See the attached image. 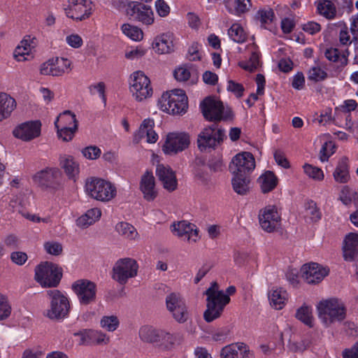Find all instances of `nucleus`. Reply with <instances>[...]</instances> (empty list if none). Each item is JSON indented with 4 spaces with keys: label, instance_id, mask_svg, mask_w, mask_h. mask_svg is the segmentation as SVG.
Returning <instances> with one entry per match:
<instances>
[{
    "label": "nucleus",
    "instance_id": "f257e3e1",
    "mask_svg": "<svg viewBox=\"0 0 358 358\" xmlns=\"http://www.w3.org/2000/svg\"><path fill=\"white\" fill-rule=\"evenodd\" d=\"M236 290L234 286H229L224 293L220 289L217 282L211 283L205 292L207 304L203 317L207 322H211L221 316L224 307L230 302L229 296L234 294Z\"/></svg>",
    "mask_w": 358,
    "mask_h": 358
},
{
    "label": "nucleus",
    "instance_id": "f03ea898",
    "mask_svg": "<svg viewBox=\"0 0 358 358\" xmlns=\"http://www.w3.org/2000/svg\"><path fill=\"white\" fill-rule=\"evenodd\" d=\"M318 320L324 328L341 324L347 317V307L340 299L331 297L320 301L316 305Z\"/></svg>",
    "mask_w": 358,
    "mask_h": 358
},
{
    "label": "nucleus",
    "instance_id": "7ed1b4c3",
    "mask_svg": "<svg viewBox=\"0 0 358 358\" xmlns=\"http://www.w3.org/2000/svg\"><path fill=\"white\" fill-rule=\"evenodd\" d=\"M159 109L171 115H182L187 109V97L182 90L176 89L162 94L158 100Z\"/></svg>",
    "mask_w": 358,
    "mask_h": 358
},
{
    "label": "nucleus",
    "instance_id": "20e7f679",
    "mask_svg": "<svg viewBox=\"0 0 358 358\" xmlns=\"http://www.w3.org/2000/svg\"><path fill=\"white\" fill-rule=\"evenodd\" d=\"M85 191L91 198L101 202H108L117 194L114 184L100 178L92 177L85 182Z\"/></svg>",
    "mask_w": 358,
    "mask_h": 358
},
{
    "label": "nucleus",
    "instance_id": "39448f33",
    "mask_svg": "<svg viewBox=\"0 0 358 358\" xmlns=\"http://www.w3.org/2000/svg\"><path fill=\"white\" fill-rule=\"evenodd\" d=\"M50 299V306L45 315L51 320H62L69 315L70 301L66 294L58 289H50L47 292Z\"/></svg>",
    "mask_w": 358,
    "mask_h": 358
},
{
    "label": "nucleus",
    "instance_id": "423d86ee",
    "mask_svg": "<svg viewBox=\"0 0 358 358\" xmlns=\"http://www.w3.org/2000/svg\"><path fill=\"white\" fill-rule=\"evenodd\" d=\"M62 276V269L52 262H43L35 268V279L42 287H57Z\"/></svg>",
    "mask_w": 358,
    "mask_h": 358
},
{
    "label": "nucleus",
    "instance_id": "0eeeda50",
    "mask_svg": "<svg viewBox=\"0 0 358 358\" xmlns=\"http://www.w3.org/2000/svg\"><path fill=\"white\" fill-rule=\"evenodd\" d=\"M126 13L133 20L143 25L149 27L155 23V13L152 7L138 1H129Z\"/></svg>",
    "mask_w": 358,
    "mask_h": 358
},
{
    "label": "nucleus",
    "instance_id": "6e6552de",
    "mask_svg": "<svg viewBox=\"0 0 358 358\" xmlns=\"http://www.w3.org/2000/svg\"><path fill=\"white\" fill-rule=\"evenodd\" d=\"M204 117L210 121L227 120L231 116L229 109H225L223 103L211 97L206 98L200 104Z\"/></svg>",
    "mask_w": 358,
    "mask_h": 358
},
{
    "label": "nucleus",
    "instance_id": "1a4fd4ad",
    "mask_svg": "<svg viewBox=\"0 0 358 358\" xmlns=\"http://www.w3.org/2000/svg\"><path fill=\"white\" fill-rule=\"evenodd\" d=\"M130 91L137 101H142L152 95L150 80L142 71H136L131 76Z\"/></svg>",
    "mask_w": 358,
    "mask_h": 358
},
{
    "label": "nucleus",
    "instance_id": "9d476101",
    "mask_svg": "<svg viewBox=\"0 0 358 358\" xmlns=\"http://www.w3.org/2000/svg\"><path fill=\"white\" fill-rule=\"evenodd\" d=\"M71 288L80 305L87 306L96 301L97 289L94 282L80 279L72 284Z\"/></svg>",
    "mask_w": 358,
    "mask_h": 358
},
{
    "label": "nucleus",
    "instance_id": "9b49d317",
    "mask_svg": "<svg viewBox=\"0 0 358 358\" xmlns=\"http://www.w3.org/2000/svg\"><path fill=\"white\" fill-rule=\"evenodd\" d=\"M138 264L136 262L130 258L120 259L115 264L113 268V280L121 285H124L129 278L136 275Z\"/></svg>",
    "mask_w": 358,
    "mask_h": 358
},
{
    "label": "nucleus",
    "instance_id": "f8f14e48",
    "mask_svg": "<svg viewBox=\"0 0 358 358\" xmlns=\"http://www.w3.org/2000/svg\"><path fill=\"white\" fill-rule=\"evenodd\" d=\"M225 136L224 131L217 128L215 124L205 127L199 134L197 144L200 150L213 148L217 143L223 141Z\"/></svg>",
    "mask_w": 358,
    "mask_h": 358
},
{
    "label": "nucleus",
    "instance_id": "ddd939ff",
    "mask_svg": "<svg viewBox=\"0 0 358 358\" xmlns=\"http://www.w3.org/2000/svg\"><path fill=\"white\" fill-rule=\"evenodd\" d=\"M190 143L189 135L185 132H173L166 136L162 150L166 155H173L183 151Z\"/></svg>",
    "mask_w": 358,
    "mask_h": 358
},
{
    "label": "nucleus",
    "instance_id": "4468645a",
    "mask_svg": "<svg viewBox=\"0 0 358 358\" xmlns=\"http://www.w3.org/2000/svg\"><path fill=\"white\" fill-rule=\"evenodd\" d=\"M61 171L57 168H45L33 176L35 184L43 189H57L60 185Z\"/></svg>",
    "mask_w": 358,
    "mask_h": 358
},
{
    "label": "nucleus",
    "instance_id": "2eb2a0df",
    "mask_svg": "<svg viewBox=\"0 0 358 358\" xmlns=\"http://www.w3.org/2000/svg\"><path fill=\"white\" fill-rule=\"evenodd\" d=\"M167 310L172 314L173 318L178 322L182 323L188 318V311L185 302L179 293L171 292L166 296Z\"/></svg>",
    "mask_w": 358,
    "mask_h": 358
},
{
    "label": "nucleus",
    "instance_id": "dca6fc26",
    "mask_svg": "<svg viewBox=\"0 0 358 358\" xmlns=\"http://www.w3.org/2000/svg\"><path fill=\"white\" fill-rule=\"evenodd\" d=\"M93 3L92 0H69L64 8L66 15L76 20L88 18L92 14Z\"/></svg>",
    "mask_w": 358,
    "mask_h": 358
},
{
    "label": "nucleus",
    "instance_id": "f3484780",
    "mask_svg": "<svg viewBox=\"0 0 358 358\" xmlns=\"http://www.w3.org/2000/svg\"><path fill=\"white\" fill-rule=\"evenodd\" d=\"M255 168V161L250 152H243L234 157L229 169L234 175L246 176Z\"/></svg>",
    "mask_w": 358,
    "mask_h": 358
},
{
    "label": "nucleus",
    "instance_id": "a211bd4d",
    "mask_svg": "<svg viewBox=\"0 0 358 358\" xmlns=\"http://www.w3.org/2000/svg\"><path fill=\"white\" fill-rule=\"evenodd\" d=\"M259 222L263 230L273 232L280 224V215L275 206H267L259 213Z\"/></svg>",
    "mask_w": 358,
    "mask_h": 358
},
{
    "label": "nucleus",
    "instance_id": "6ab92c4d",
    "mask_svg": "<svg viewBox=\"0 0 358 358\" xmlns=\"http://www.w3.org/2000/svg\"><path fill=\"white\" fill-rule=\"evenodd\" d=\"M301 277L308 284H318L328 275L329 269L317 263H309L302 266Z\"/></svg>",
    "mask_w": 358,
    "mask_h": 358
},
{
    "label": "nucleus",
    "instance_id": "aec40b11",
    "mask_svg": "<svg viewBox=\"0 0 358 358\" xmlns=\"http://www.w3.org/2000/svg\"><path fill=\"white\" fill-rule=\"evenodd\" d=\"M71 62L66 58L56 57L43 63L40 69L41 73L45 76H61L71 71Z\"/></svg>",
    "mask_w": 358,
    "mask_h": 358
},
{
    "label": "nucleus",
    "instance_id": "412c9836",
    "mask_svg": "<svg viewBox=\"0 0 358 358\" xmlns=\"http://www.w3.org/2000/svg\"><path fill=\"white\" fill-rule=\"evenodd\" d=\"M174 234L189 243H196L199 239V229L196 226L187 221H180L172 225Z\"/></svg>",
    "mask_w": 358,
    "mask_h": 358
},
{
    "label": "nucleus",
    "instance_id": "4be33fe9",
    "mask_svg": "<svg viewBox=\"0 0 358 358\" xmlns=\"http://www.w3.org/2000/svg\"><path fill=\"white\" fill-rule=\"evenodd\" d=\"M41 124L39 121H29L20 124L13 130V135L22 141H31L41 134Z\"/></svg>",
    "mask_w": 358,
    "mask_h": 358
},
{
    "label": "nucleus",
    "instance_id": "5701e85b",
    "mask_svg": "<svg viewBox=\"0 0 358 358\" xmlns=\"http://www.w3.org/2000/svg\"><path fill=\"white\" fill-rule=\"evenodd\" d=\"M155 122L152 119H145L141 124L138 131L134 134L133 141L138 143L143 138H146L148 143H155L158 140V134L154 130Z\"/></svg>",
    "mask_w": 358,
    "mask_h": 358
},
{
    "label": "nucleus",
    "instance_id": "b1692460",
    "mask_svg": "<svg viewBox=\"0 0 358 358\" xmlns=\"http://www.w3.org/2000/svg\"><path fill=\"white\" fill-rule=\"evenodd\" d=\"M74 335L79 336L80 345H106L110 341L109 337L105 333L99 330L85 329L76 333Z\"/></svg>",
    "mask_w": 358,
    "mask_h": 358
},
{
    "label": "nucleus",
    "instance_id": "393cba45",
    "mask_svg": "<svg viewBox=\"0 0 358 358\" xmlns=\"http://www.w3.org/2000/svg\"><path fill=\"white\" fill-rule=\"evenodd\" d=\"M156 175L162 182L164 189L169 192L176 189L178 181L175 173L169 166L158 164L156 168Z\"/></svg>",
    "mask_w": 358,
    "mask_h": 358
},
{
    "label": "nucleus",
    "instance_id": "a878e982",
    "mask_svg": "<svg viewBox=\"0 0 358 358\" xmlns=\"http://www.w3.org/2000/svg\"><path fill=\"white\" fill-rule=\"evenodd\" d=\"M140 189L143 198L148 201H153L157 197L155 179L152 172L147 171L143 174L140 181Z\"/></svg>",
    "mask_w": 358,
    "mask_h": 358
},
{
    "label": "nucleus",
    "instance_id": "bb28decb",
    "mask_svg": "<svg viewBox=\"0 0 358 358\" xmlns=\"http://www.w3.org/2000/svg\"><path fill=\"white\" fill-rule=\"evenodd\" d=\"M36 46L35 39L24 38L14 50L13 56L19 62L29 60L32 58V52Z\"/></svg>",
    "mask_w": 358,
    "mask_h": 358
},
{
    "label": "nucleus",
    "instance_id": "cd10ccee",
    "mask_svg": "<svg viewBox=\"0 0 358 358\" xmlns=\"http://www.w3.org/2000/svg\"><path fill=\"white\" fill-rule=\"evenodd\" d=\"M155 51L159 54H168L173 51V36L166 33L157 36L152 43Z\"/></svg>",
    "mask_w": 358,
    "mask_h": 358
},
{
    "label": "nucleus",
    "instance_id": "c85d7f7f",
    "mask_svg": "<svg viewBox=\"0 0 358 358\" xmlns=\"http://www.w3.org/2000/svg\"><path fill=\"white\" fill-rule=\"evenodd\" d=\"M358 255V234L350 233L344 240L343 257L345 260L352 262Z\"/></svg>",
    "mask_w": 358,
    "mask_h": 358
},
{
    "label": "nucleus",
    "instance_id": "c756f323",
    "mask_svg": "<svg viewBox=\"0 0 358 358\" xmlns=\"http://www.w3.org/2000/svg\"><path fill=\"white\" fill-rule=\"evenodd\" d=\"M332 175L334 181L339 184H346L350 180V166L347 157H342L338 161Z\"/></svg>",
    "mask_w": 358,
    "mask_h": 358
},
{
    "label": "nucleus",
    "instance_id": "7c9ffc66",
    "mask_svg": "<svg viewBox=\"0 0 358 358\" xmlns=\"http://www.w3.org/2000/svg\"><path fill=\"white\" fill-rule=\"evenodd\" d=\"M17 107L15 99L10 94L0 92V122L10 117Z\"/></svg>",
    "mask_w": 358,
    "mask_h": 358
},
{
    "label": "nucleus",
    "instance_id": "2f4dec72",
    "mask_svg": "<svg viewBox=\"0 0 358 358\" xmlns=\"http://www.w3.org/2000/svg\"><path fill=\"white\" fill-rule=\"evenodd\" d=\"M335 1L336 0H317L315 4L317 13L329 20L335 19L337 14Z\"/></svg>",
    "mask_w": 358,
    "mask_h": 358
},
{
    "label": "nucleus",
    "instance_id": "473e14b6",
    "mask_svg": "<svg viewBox=\"0 0 358 358\" xmlns=\"http://www.w3.org/2000/svg\"><path fill=\"white\" fill-rule=\"evenodd\" d=\"M227 10L232 15L241 16L252 7L250 0H224Z\"/></svg>",
    "mask_w": 358,
    "mask_h": 358
},
{
    "label": "nucleus",
    "instance_id": "72a5a7b5",
    "mask_svg": "<svg viewBox=\"0 0 358 358\" xmlns=\"http://www.w3.org/2000/svg\"><path fill=\"white\" fill-rule=\"evenodd\" d=\"M101 210L99 208H92L87 210L85 214L76 220V224L81 229H86L99 220Z\"/></svg>",
    "mask_w": 358,
    "mask_h": 358
},
{
    "label": "nucleus",
    "instance_id": "f704fd0d",
    "mask_svg": "<svg viewBox=\"0 0 358 358\" xmlns=\"http://www.w3.org/2000/svg\"><path fill=\"white\" fill-rule=\"evenodd\" d=\"M59 160L60 165L67 176L71 179L75 180L79 174V165L78 162L70 155L61 156Z\"/></svg>",
    "mask_w": 358,
    "mask_h": 358
},
{
    "label": "nucleus",
    "instance_id": "c9c22d12",
    "mask_svg": "<svg viewBox=\"0 0 358 358\" xmlns=\"http://www.w3.org/2000/svg\"><path fill=\"white\" fill-rule=\"evenodd\" d=\"M288 299L287 292L281 288L272 289L268 294L270 304L276 310H281Z\"/></svg>",
    "mask_w": 358,
    "mask_h": 358
},
{
    "label": "nucleus",
    "instance_id": "e433bc0d",
    "mask_svg": "<svg viewBox=\"0 0 358 358\" xmlns=\"http://www.w3.org/2000/svg\"><path fill=\"white\" fill-rule=\"evenodd\" d=\"M56 128L73 127L78 129V122L76 115L70 110H65L60 113L55 121Z\"/></svg>",
    "mask_w": 358,
    "mask_h": 358
},
{
    "label": "nucleus",
    "instance_id": "4c0bfd02",
    "mask_svg": "<svg viewBox=\"0 0 358 358\" xmlns=\"http://www.w3.org/2000/svg\"><path fill=\"white\" fill-rule=\"evenodd\" d=\"M116 232L124 238L135 241L138 238V233L136 228L126 222H120L115 227Z\"/></svg>",
    "mask_w": 358,
    "mask_h": 358
},
{
    "label": "nucleus",
    "instance_id": "58836bf2",
    "mask_svg": "<svg viewBox=\"0 0 358 358\" xmlns=\"http://www.w3.org/2000/svg\"><path fill=\"white\" fill-rule=\"evenodd\" d=\"M159 329L149 325L142 326L138 331V336L141 341L148 343H159Z\"/></svg>",
    "mask_w": 358,
    "mask_h": 358
},
{
    "label": "nucleus",
    "instance_id": "ea45409f",
    "mask_svg": "<svg viewBox=\"0 0 358 358\" xmlns=\"http://www.w3.org/2000/svg\"><path fill=\"white\" fill-rule=\"evenodd\" d=\"M259 182L262 192L268 193L276 187L278 179L273 172L266 171L259 178Z\"/></svg>",
    "mask_w": 358,
    "mask_h": 358
},
{
    "label": "nucleus",
    "instance_id": "a19ab883",
    "mask_svg": "<svg viewBox=\"0 0 358 358\" xmlns=\"http://www.w3.org/2000/svg\"><path fill=\"white\" fill-rule=\"evenodd\" d=\"M296 317L306 325L312 327L313 326V316L311 306L303 304L296 312Z\"/></svg>",
    "mask_w": 358,
    "mask_h": 358
},
{
    "label": "nucleus",
    "instance_id": "79ce46f5",
    "mask_svg": "<svg viewBox=\"0 0 358 358\" xmlns=\"http://www.w3.org/2000/svg\"><path fill=\"white\" fill-rule=\"evenodd\" d=\"M229 38L236 43H244L248 37L247 33L239 23H234L228 29Z\"/></svg>",
    "mask_w": 358,
    "mask_h": 358
},
{
    "label": "nucleus",
    "instance_id": "37998d69",
    "mask_svg": "<svg viewBox=\"0 0 358 358\" xmlns=\"http://www.w3.org/2000/svg\"><path fill=\"white\" fill-rule=\"evenodd\" d=\"M249 182L246 176L234 175L232 179L233 189L238 194H246L249 191Z\"/></svg>",
    "mask_w": 358,
    "mask_h": 358
},
{
    "label": "nucleus",
    "instance_id": "c03bdc74",
    "mask_svg": "<svg viewBox=\"0 0 358 358\" xmlns=\"http://www.w3.org/2000/svg\"><path fill=\"white\" fill-rule=\"evenodd\" d=\"M121 30L125 36L134 41H140L143 38L142 29L136 26L124 24L121 27Z\"/></svg>",
    "mask_w": 358,
    "mask_h": 358
},
{
    "label": "nucleus",
    "instance_id": "a18cd8bd",
    "mask_svg": "<svg viewBox=\"0 0 358 358\" xmlns=\"http://www.w3.org/2000/svg\"><path fill=\"white\" fill-rule=\"evenodd\" d=\"M119 326L120 320L115 315H104L100 320V327L109 332L115 331Z\"/></svg>",
    "mask_w": 358,
    "mask_h": 358
},
{
    "label": "nucleus",
    "instance_id": "49530a36",
    "mask_svg": "<svg viewBox=\"0 0 358 358\" xmlns=\"http://www.w3.org/2000/svg\"><path fill=\"white\" fill-rule=\"evenodd\" d=\"M308 80L317 83L324 80L327 77V72L318 66L311 67L307 73Z\"/></svg>",
    "mask_w": 358,
    "mask_h": 358
},
{
    "label": "nucleus",
    "instance_id": "de8ad7c7",
    "mask_svg": "<svg viewBox=\"0 0 358 358\" xmlns=\"http://www.w3.org/2000/svg\"><path fill=\"white\" fill-rule=\"evenodd\" d=\"M303 171L309 178L313 180L320 181L324 179L323 171L318 167L306 164L303 166Z\"/></svg>",
    "mask_w": 358,
    "mask_h": 358
},
{
    "label": "nucleus",
    "instance_id": "09e8293b",
    "mask_svg": "<svg viewBox=\"0 0 358 358\" xmlns=\"http://www.w3.org/2000/svg\"><path fill=\"white\" fill-rule=\"evenodd\" d=\"M348 52L346 50L341 52L338 48H329L325 51V57L329 61L336 62L345 57L348 55Z\"/></svg>",
    "mask_w": 358,
    "mask_h": 358
},
{
    "label": "nucleus",
    "instance_id": "8fccbe9b",
    "mask_svg": "<svg viewBox=\"0 0 358 358\" xmlns=\"http://www.w3.org/2000/svg\"><path fill=\"white\" fill-rule=\"evenodd\" d=\"M336 147L334 142L329 141L325 142L320 150V160L326 162L335 152Z\"/></svg>",
    "mask_w": 358,
    "mask_h": 358
},
{
    "label": "nucleus",
    "instance_id": "3c124183",
    "mask_svg": "<svg viewBox=\"0 0 358 358\" xmlns=\"http://www.w3.org/2000/svg\"><path fill=\"white\" fill-rule=\"evenodd\" d=\"M259 64V55L256 52H253L251 54V56L249 59V60L245 63H241V66L249 71H253L258 67Z\"/></svg>",
    "mask_w": 358,
    "mask_h": 358
},
{
    "label": "nucleus",
    "instance_id": "603ef678",
    "mask_svg": "<svg viewBox=\"0 0 358 358\" xmlns=\"http://www.w3.org/2000/svg\"><path fill=\"white\" fill-rule=\"evenodd\" d=\"M11 313V307L7 298L0 294V320L6 319Z\"/></svg>",
    "mask_w": 358,
    "mask_h": 358
},
{
    "label": "nucleus",
    "instance_id": "864d4df0",
    "mask_svg": "<svg viewBox=\"0 0 358 358\" xmlns=\"http://www.w3.org/2000/svg\"><path fill=\"white\" fill-rule=\"evenodd\" d=\"M238 349V343L225 346L222 348L220 356L222 358H237Z\"/></svg>",
    "mask_w": 358,
    "mask_h": 358
},
{
    "label": "nucleus",
    "instance_id": "5fc2aeb1",
    "mask_svg": "<svg viewBox=\"0 0 358 358\" xmlns=\"http://www.w3.org/2000/svg\"><path fill=\"white\" fill-rule=\"evenodd\" d=\"M45 252L52 255H59L62 252V245L57 241H48L44 243Z\"/></svg>",
    "mask_w": 358,
    "mask_h": 358
},
{
    "label": "nucleus",
    "instance_id": "6e6d98bb",
    "mask_svg": "<svg viewBox=\"0 0 358 358\" xmlns=\"http://www.w3.org/2000/svg\"><path fill=\"white\" fill-rule=\"evenodd\" d=\"M156 12L161 17L168 16L171 11V8L164 0H157L155 3Z\"/></svg>",
    "mask_w": 358,
    "mask_h": 358
},
{
    "label": "nucleus",
    "instance_id": "4d7b16f0",
    "mask_svg": "<svg viewBox=\"0 0 358 358\" xmlns=\"http://www.w3.org/2000/svg\"><path fill=\"white\" fill-rule=\"evenodd\" d=\"M89 90L92 94H98L100 98L102 99L103 103H106V96L105 94L106 85L103 82L91 85L89 87Z\"/></svg>",
    "mask_w": 358,
    "mask_h": 358
},
{
    "label": "nucleus",
    "instance_id": "13d9d810",
    "mask_svg": "<svg viewBox=\"0 0 358 358\" xmlns=\"http://www.w3.org/2000/svg\"><path fill=\"white\" fill-rule=\"evenodd\" d=\"M84 157L88 159H96L101 155V150L95 145L88 146L82 150Z\"/></svg>",
    "mask_w": 358,
    "mask_h": 358
},
{
    "label": "nucleus",
    "instance_id": "bf43d9fd",
    "mask_svg": "<svg viewBox=\"0 0 358 358\" xmlns=\"http://www.w3.org/2000/svg\"><path fill=\"white\" fill-rule=\"evenodd\" d=\"M257 15L262 24L271 23L275 17L274 12L271 8L259 10Z\"/></svg>",
    "mask_w": 358,
    "mask_h": 358
},
{
    "label": "nucleus",
    "instance_id": "052dcab7",
    "mask_svg": "<svg viewBox=\"0 0 358 358\" xmlns=\"http://www.w3.org/2000/svg\"><path fill=\"white\" fill-rule=\"evenodd\" d=\"M77 129L73 127L57 128L58 137L64 141H69L72 140Z\"/></svg>",
    "mask_w": 358,
    "mask_h": 358
},
{
    "label": "nucleus",
    "instance_id": "680f3d73",
    "mask_svg": "<svg viewBox=\"0 0 358 358\" xmlns=\"http://www.w3.org/2000/svg\"><path fill=\"white\" fill-rule=\"evenodd\" d=\"M159 342H164L165 348H168L172 346L175 343V338L173 334L162 329H159Z\"/></svg>",
    "mask_w": 358,
    "mask_h": 358
},
{
    "label": "nucleus",
    "instance_id": "e2e57ef3",
    "mask_svg": "<svg viewBox=\"0 0 358 358\" xmlns=\"http://www.w3.org/2000/svg\"><path fill=\"white\" fill-rule=\"evenodd\" d=\"M307 216H310L312 221L316 222L320 219V213L316 207L315 203L310 201L308 204V207L306 209Z\"/></svg>",
    "mask_w": 358,
    "mask_h": 358
},
{
    "label": "nucleus",
    "instance_id": "0e129e2a",
    "mask_svg": "<svg viewBox=\"0 0 358 358\" xmlns=\"http://www.w3.org/2000/svg\"><path fill=\"white\" fill-rule=\"evenodd\" d=\"M227 89L228 91L233 92L238 98L243 96L244 92L243 86L233 80L228 81Z\"/></svg>",
    "mask_w": 358,
    "mask_h": 358
},
{
    "label": "nucleus",
    "instance_id": "69168bd1",
    "mask_svg": "<svg viewBox=\"0 0 358 358\" xmlns=\"http://www.w3.org/2000/svg\"><path fill=\"white\" fill-rule=\"evenodd\" d=\"M353 194L351 193L350 189L348 186H343L341 188L340 193V199L342 203L348 206L352 202Z\"/></svg>",
    "mask_w": 358,
    "mask_h": 358
},
{
    "label": "nucleus",
    "instance_id": "338daca9",
    "mask_svg": "<svg viewBox=\"0 0 358 358\" xmlns=\"http://www.w3.org/2000/svg\"><path fill=\"white\" fill-rule=\"evenodd\" d=\"M11 261L17 265H23L28 259L27 255L25 252L16 251L10 254Z\"/></svg>",
    "mask_w": 358,
    "mask_h": 358
},
{
    "label": "nucleus",
    "instance_id": "774afa93",
    "mask_svg": "<svg viewBox=\"0 0 358 358\" xmlns=\"http://www.w3.org/2000/svg\"><path fill=\"white\" fill-rule=\"evenodd\" d=\"M342 355L343 358H358V342L352 347L345 349Z\"/></svg>",
    "mask_w": 358,
    "mask_h": 358
}]
</instances>
